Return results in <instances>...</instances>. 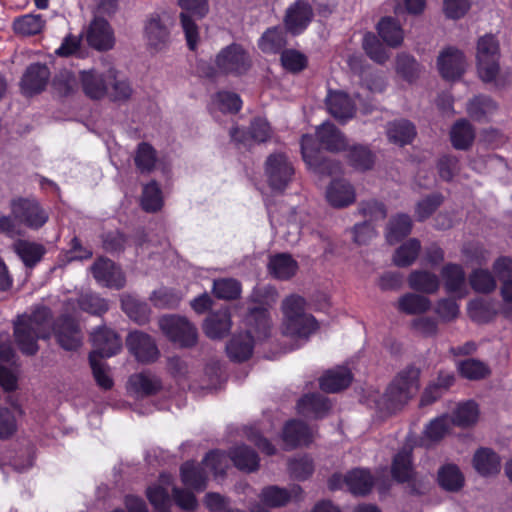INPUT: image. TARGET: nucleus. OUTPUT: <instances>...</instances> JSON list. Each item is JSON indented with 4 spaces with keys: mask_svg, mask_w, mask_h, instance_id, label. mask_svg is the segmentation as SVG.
Returning <instances> with one entry per match:
<instances>
[{
    "mask_svg": "<svg viewBox=\"0 0 512 512\" xmlns=\"http://www.w3.org/2000/svg\"><path fill=\"white\" fill-rule=\"evenodd\" d=\"M52 331L65 350H77L82 344V333L76 321L62 316L52 323L51 310L44 306L36 307L31 314L18 316L14 322L15 341L26 355L36 354L39 350L38 340L49 338Z\"/></svg>",
    "mask_w": 512,
    "mask_h": 512,
    "instance_id": "1",
    "label": "nucleus"
},
{
    "mask_svg": "<svg viewBox=\"0 0 512 512\" xmlns=\"http://www.w3.org/2000/svg\"><path fill=\"white\" fill-rule=\"evenodd\" d=\"M9 207L11 215L0 216V232L12 238L21 234L19 225L38 230L49 219L48 212L35 198H13Z\"/></svg>",
    "mask_w": 512,
    "mask_h": 512,
    "instance_id": "2",
    "label": "nucleus"
},
{
    "mask_svg": "<svg viewBox=\"0 0 512 512\" xmlns=\"http://www.w3.org/2000/svg\"><path fill=\"white\" fill-rule=\"evenodd\" d=\"M282 333L300 342H305L319 329L316 318L307 313L306 301L302 296L292 294L281 305Z\"/></svg>",
    "mask_w": 512,
    "mask_h": 512,
    "instance_id": "3",
    "label": "nucleus"
},
{
    "mask_svg": "<svg viewBox=\"0 0 512 512\" xmlns=\"http://www.w3.org/2000/svg\"><path fill=\"white\" fill-rule=\"evenodd\" d=\"M248 331L245 334L234 336L226 350L235 361H245L253 351V338L264 339L270 335L271 318L264 308L252 309L246 317Z\"/></svg>",
    "mask_w": 512,
    "mask_h": 512,
    "instance_id": "4",
    "label": "nucleus"
},
{
    "mask_svg": "<svg viewBox=\"0 0 512 512\" xmlns=\"http://www.w3.org/2000/svg\"><path fill=\"white\" fill-rule=\"evenodd\" d=\"M420 370L409 366L398 373L380 399H373L375 407L386 413L399 410L419 390Z\"/></svg>",
    "mask_w": 512,
    "mask_h": 512,
    "instance_id": "5",
    "label": "nucleus"
},
{
    "mask_svg": "<svg viewBox=\"0 0 512 512\" xmlns=\"http://www.w3.org/2000/svg\"><path fill=\"white\" fill-rule=\"evenodd\" d=\"M158 325L167 339L181 348H191L197 344L198 330L184 316L164 315L158 320Z\"/></svg>",
    "mask_w": 512,
    "mask_h": 512,
    "instance_id": "6",
    "label": "nucleus"
},
{
    "mask_svg": "<svg viewBox=\"0 0 512 512\" xmlns=\"http://www.w3.org/2000/svg\"><path fill=\"white\" fill-rule=\"evenodd\" d=\"M500 47L494 35L479 38L476 47V65L479 77L485 82L496 79L500 70Z\"/></svg>",
    "mask_w": 512,
    "mask_h": 512,
    "instance_id": "7",
    "label": "nucleus"
},
{
    "mask_svg": "<svg viewBox=\"0 0 512 512\" xmlns=\"http://www.w3.org/2000/svg\"><path fill=\"white\" fill-rule=\"evenodd\" d=\"M174 19L166 11L151 14L144 25V38L149 49L162 51L171 41V28Z\"/></svg>",
    "mask_w": 512,
    "mask_h": 512,
    "instance_id": "8",
    "label": "nucleus"
},
{
    "mask_svg": "<svg viewBox=\"0 0 512 512\" xmlns=\"http://www.w3.org/2000/svg\"><path fill=\"white\" fill-rule=\"evenodd\" d=\"M221 463L219 452H209L203 461L204 467L186 462L181 466V479L185 486L201 491L206 487L207 475L205 469H209L216 476H222V469L218 467Z\"/></svg>",
    "mask_w": 512,
    "mask_h": 512,
    "instance_id": "9",
    "label": "nucleus"
},
{
    "mask_svg": "<svg viewBox=\"0 0 512 512\" xmlns=\"http://www.w3.org/2000/svg\"><path fill=\"white\" fill-rule=\"evenodd\" d=\"M179 6L186 12L180 14L181 25L185 33L189 49L195 50L198 43V27L191 15L198 18L204 17L209 10L207 0H178Z\"/></svg>",
    "mask_w": 512,
    "mask_h": 512,
    "instance_id": "10",
    "label": "nucleus"
},
{
    "mask_svg": "<svg viewBox=\"0 0 512 512\" xmlns=\"http://www.w3.org/2000/svg\"><path fill=\"white\" fill-rule=\"evenodd\" d=\"M373 485V479L369 471L363 469H355L342 476L334 474L328 481L330 490H339L347 488L355 495H364L370 491Z\"/></svg>",
    "mask_w": 512,
    "mask_h": 512,
    "instance_id": "11",
    "label": "nucleus"
},
{
    "mask_svg": "<svg viewBox=\"0 0 512 512\" xmlns=\"http://www.w3.org/2000/svg\"><path fill=\"white\" fill-rule=\"evenodd\" d=\"M126 345L136 360L144 364L153 363L160 356V351L154 339L141 331L129 333L126 339Z\"/></svg>",
    "mask_w": 512,
    "mask_h": 512,
    "instance_id": "12",
    "label": "nucleus"
},
{
    "mask_svg": "<svg viewBox=\"0 0 512 512\" xmlns=\"http://www.w3.org/2000/svg\"><path fill=\"white\" fill-rule=\"evenodd\" d=\"M90 270L94 279L105 287L122 289L125 286L126 280L123 272L108 258H98Z\"/></svg>",
    "mask_w": 512,
    "mask_h": 512,
    "instance_id": "13",
    "label": "nucleus"
},
{
    "mask_svg": "<svg viewBox=\"0 0 512 512\" xmlns=\"http://www.w3.org/2000/svg\"><path fill=\"white\" fill-rule=\"evenodd\" d=\"M266 174L272 189L283 190L291 179L293 167L284 154H273L267 159Z\"/></svg>",
    "mask_w": 512,
    "mask_h": 512,
    "instance_id": "14",
    "label": "nucleus"
},
{
    "mask_svg": "<svg viewBox=\"0 0 512 512\" xmlns=\"http://www.w3.org/2000/svg\"><path fill=\"white\" fill-rule=\"evenodd\" d=\"M88 44L99 50L106 51L113 48L115 43L114 33L107 20L95 17L86 31Z\"/></svg>",
    "mask_w": 512,
    "mask_h": 512,
    "instance_id": "15",
    "label": "nucleus"
},
{
    "mask_svg": "<svg viewBox=\"0 0 512 512\" xmlns=\"http://www.w3.org/2000/svg\"><path fill=\"white\" fill-rule=\"evenodd\" d=\"M94 350L90 355L95 358H108L116 355L122 347L119 336L111 329L101 327L91 334Z\"/></svg>",
    "mask_w": 512,
    "mask_h": 512,
    "instance_id": "16",
    "label": "nucleus"
},
{
    "mask_svg": "<svg viewBox=\"0 0 512 512\" xmlns=\"http://www.w3.org/2000/svg\"><path fill=\"white\" fill-rule=\"evenodd\" d=\"M313 17L311 6L304 1H297L291 5L284 18L285 27L293 35L302 33Z\"/></svg>",
    "mask_w": 512,
    "mask_h": 512,
    "instance_id": "17",
    "label": "nucleus"
},
{
    "mask_svg": "<svg viewBox=\"0 0 512 512\" xmlns=\"http://www.w3.org/2000/svg\"><path fill=\"white\" fill-rule=\"evenodd\" d=\"M438 69L445 79H456L460 77L466 68L464 54L454 48H447L438 57Z\"/></svg>",
    "mask_w": 512,
    "mask_h": 512,
    "instance_id": "18",
    "label": "nucleus"
},
{
    "mask_svg": "<svg viewBox=\"0 0 512 512\" xmlns=\"http://www.w3.org/2000/svg\"><path fill=\"white\" fill-rule=\"evenodd\" d=\"M50 78L49 68L45 64H31L24 73L21 86L24 94L32 95L41 92Z\"/></svg>",
    "mask_w": 512,
    "mask_h": 512,
    "instance_id": "19",
    "label": "nucleus"
},
{
    "mask_svg": "<svg viewBox=\"0 0 512 512\" xmlns=\"http://www.w3.org/2000/svg\"><path fill=\"white\" fill-rule=\"evenodd\" d=\"M161 388L162 383L159 377L149 371L135 373L128 380V390L137 397L155 395Z\"/></svg>",
    "mask_w": 512,
    "mask_h": 512,
    "instance_id": "20",
    "label": "nucleus"
},
{
    "mask_svg": "<svg viewBox=\"0 0 512 512\" xmlns=\"http://www.w3.org/2000/svg\"><path fill=\"white\" fill-rule=\"evenodd\" d=\"M326 199L335 208L349 206L356 199L355 189L345 180H334L327 187Z\"/></svg>",
    "mask_w": 512,
    "mask_h": 512,
    "instance_id": "21",
    "label": "nucleus"
},
{
    "mask_svg": "<svg viewBox=\"0 0 512 512\" xmlns=\"http://www.w3.org/2000/svg\"><path fill=\"white\" fill-rule=\"evenodd\" d=\"M328 112L340 121H347L354 116L355 104L342 91H329L326 97Z\"/></svg>",
    "mask_w": 512,
    "mask_h": 512,
    "instance_id": "22",
    "label": "nucleus"
},
{
    "mask_svg": "<svg viewBox=\"0 0 512 512\" xmlns=\"http://www.w3.org/2000/svg\"><path fill=\"white\" fill-rule=\"evenodd\" d=\"M84 93L91 99H101L108 93L107 71L100 73L94 69L81 72Z\"/></svg>",
    "mask_w": 512,
    "mask_h": 512,
    "instance_id": "23",
    "label": "nucleus"
},
{
    "mask_svg": "<svg viewBox=\"0 0 512 512\" xmlns=\"http://www.w3.org/2000/svg\"><path fill=\"white\" fill-rule=\"evenodd\" d=\"M312 439L313 432L301 421H289L283 429L282 440L287 449L307 445Z\"/></svg>",
    "mask_w": 512,
    "mask_h": 512,
    "instance_id": "24",
    "label": "nucleus"
},
{
    "mask_svg": "<svg viewBox=\"0 0 512 512\" xmlns=\"http://www.w3.org/2000/svg\"><path fill=\"white\" fill-rule=\"evenodd\" d=\"M441 275L448 293H455L458 298L466 295L465 272L460 265L446 264L442 268Z\"/></svg>",
    "mask_w": 512,
    "mask_h": 512,
    "instance_id": "25",
    "label": "nucleus"
},
{
    "mask_svg": "<svg viewBox=\"0 0 512 512\" xmlns=\"http://www.w3.org/2000/svg\"><path fill=\"white\" fill-rule=\"evenodd\" d=\"M472 462L474 469L482 476L495 475L501 468L499 456L489 448L478 449Z\"/></svg>",
    "mask_w": 512,
    "mask_h": 512,
    "instance_id": "26",
    "label": "nucleus"
},
{
    "mask_svg": "<svg viewBox=\"0 0 512 512\" xmlns=\"http://www.w3.org/2000/svg\"><path fill=\"white\" fill-rule=\"evenodd\" d=\"M351 380L350 371L345 367H338L327 371L320 378V387L325 392L334 393L348 387Z\"/></svg>",
    "mask_w": 512,
    "mask_h": 512,
    "instance_id": "27",
    "label": "nucleus"
},
{
    "mask_svg": "<svg viewBox=\"0 0 512 512\" xmlns=\"http://www.w3.org/2000/svg\"><path fill=\"white\" fill-rule=\"evenodd\" d=\"M316 136L321 146L330 151L343 150L347 145L345 137L329 122L317 129Z\"/></svg>",
    "mask_w": 512,
    "mask_h": 512,
    "instance_id": "28",
    "label": "nucleus"
},
{
    "mask_svg": "<svg viewBox=\"0 0 512 512\" xmlns=\"http://www.w3.org/2000/svg\"><path fill=\"white\" fill-rule=\"evenodd\" d=\"M409 287L413 290L434 294L440 286L439 278L436 274L426 270H415L408 277Z\"/></svg>",
    "mask_w": 512,
    "mask_h": 512,
    "instance_id": "29",
    "label": "nucleus"
},
{
    "mask_svg": "<svg viewBox=\"0 0 512 512\" xmlns=\"http://www.w3.org/2000/svg\"><path fill=\"white\" fill-rule=\"evenodd\" d=\"M388 140L399 146L411 143L416 135L414 125L407 120H397L388 124L386 129Z\"/></svg>",
    "mask_w": 512,
    "mask_h": 512,
    "instance_id": "30",
    "label": "nucleus"
},
{
    "mask_svg": "<svg viewBox=\"0 0 512 512\" xmlns=\"http://www.w3.org/2000/svg\"><path fill=\"white\" fill-rule=\"evenodd\" d=\"M327 398L319 394L305 395L298 402V411L307 417L321 418L329 410Z\"/></svg>",
    "mask_w": 512,
    "mask_h": 512,
    "instance_id": "31",
    "label": "nucleus"
},
{
    "mask_svg": "<svg viewBox=\"0 0 512 512\" xmlns=\"http://www.w3.org/2000/svg\"><path fill=\"white\" fill-rule=\"evenodd\" d=\"M268 269L275 278L286 280L295 275L298 265L290 255L282 253L271 256Z\"/></svg>",
    "mask_w": 512,
    "mask_h": 512,
    "instance_id": "32",
    "label": "nucleus"
},
{
    "mask_svg": "<svg viewBox=\"0 0 512 512\" xmlns=\"http://www.w3.org/2000/svg\"><path fill=\"white\" fill-rule=\"evenodd\" d=\"M13 247L14 251L28 268L34 267L45 254L43 245L26 240H18Z\"/></svg>",
    "mask_w": 512,
    "mask_h": 512,
    "instance_id": "33",
    "label": "nucleus"
},
{
    "mask_svg": "<svg viewBox=\"0 0 512 512\" xmlns=\"http://www.w3.org/2000/svg\"><path fill=\"white\" fill-rule=\"evenodd\" d=\"M44 26L45 20L40 14H26L13 21L14 32L23 37L39 34Z\"/></svg>",
    "mask_w": 512,
    "mask_h": 512,
    "instance_id": "34",
    "label": "nucleus"
},
{
    "mask_svg": "<svg viewBox=\"0 0 512 512\" xmlns=\"http://www.w3.org/2000/svg\"><path fill=\"white\" fill-rule=\"evenodd\" d=\"M377 30L383 41L390 47H397L403 41V30L391 17L383 18L378 23Z\"/></svg>",
    "mask_w": 512,
    "mask_h": 512,
    "instance_id": "35",
    "label": "nucleus"
},
{
    "mask_svg": "<svg viewBox=\"0 0 512 512\" xmlns=\"http://www.w3.org/2000/svg\"><path fill=\"white\" fill-rule=\"evenodd\" d=\"M438 482L448 491H457L464 484V476L455 464H446L438 471Z\"/></svg>",
    "mask_w": 512,
    "mask_h": 512,
    "instance_id": "36",
    "label": "nucleus"
},
{
    "mask_svg": "<svg viewBox=\"0 0 512 512\" xmlns=\"http://www.w3.org/2000/svg\"><path fill=\"white\" fill-rule=\"evenodd\" d=\"M122 309L130 319L140 325L149 321L151 311L148 304L134 297L127 296L123 298Z\"/></svg>",
    "mask_w": 512,
    "mask_h": 512,
    "instance_id": "37",
    "label": "nucleus"
},
{
    "mask_svg": "<svg viewBox=\"0 0 512 512\" xmlns=\"http://www.w3.org/2000/svg\"><path fill=\"white\" fill-rule=\"evenodd\" d=\"M431 301L423 296L414 293H407L399 298L397 308L406 314H420L428 311Z\"/></svg>",
    "mask_w": 512,
    "mask_h": 512,
    "instance_id": "38",
    "label": "nucleus"
},
{
    "mask_svg": "<svg viewBox=\"0 0 512 512\" xmlns=\"http://www.w3.org/2000/svg\"><path fill=\"white\" fill-rule=\"evenodd\" d=\"M452 145L458 150H465L472 144L475 134L472 126L466 120L456 122L450 132Z\"/></svg>",
    "mask_w": 512,
    "mask_h": 512,
    "instance_id": "39",
    "label": "nucleus"
},
{
    "mask_svg": "<svg viewBox=\"0 0 512 512\" xmlns=\"http://www.w3.org/2000/svg\"><path fill=\"white\" fill-rule=\"evenodd\" d=\"M421 243L415 238L404 242L394 253L393 262L399 267H408L417 259Z\"/></svg>",
    "mask_w": 512,
    "mask_h": 512,
    "instance_id": "40",
    "label": "nucleus"
},
{
    "mask_svg": "<svg viewBox=\"0 0 512 512\" xmlns=\"http://www.w3.org/2000/svg\"><path fill=\"white\" fill-rule=\"evenodd\" d=\"M479 418V407L474 401H466L458 404L453 413V424L467 427L477 422Z\"/></svg>",
    "mask_w": 512,
    "mask_h": 512,
    "instance_id": "41",
    "label": "nucleus"
},
{
    "mask_svg": "<svg viewBox=\"0 0 512 512\" xmlns=\"http://www.w3.org/2000/svg\"><path fill=\"white\" fill-rule=\"evenodd\" d=\"M412 229V220L406 214H399L391 219L387 232V241L391 244L398 242L407 236Z\"/></svg>",
    "mask_w": 512,
    "mask_h": 512,
    "instance_id": "42",
    "label": "nucleus"
},
{
    "mask_svg": "<svg viewBox=\"0 0 512 512\" xmlns=\"http://www.w3.org/2000/svg\"><path fill=\"white\" fill-rule=\"evenodd\" d=\"M497 109L496 104L486 96L475 97L468 104V114L477 121L488 119Z\"/></svg>",
    "mask_w": 512,
    "mask_h": 512,
    "instance_id": "43",
    "label": "nucleus"
},
{
    "mask_svg": "<svg viewBox=\"0 0 512 512\" xmlns=\"http://www.w3.org/2000/svg\"><path fill=\"white\" fill-rule=\"evenodd\" d=\"M230 457L235 466L241 470L254 471L258 468V455L247 446L236 447L231 451Z\"/></svg>",
    "mask_w": 512,
    "mask_h": 512,
    "instance_id": "44",
    "label": "nucleus"
},
{
    "mask_svg": "<svg viewBox=\"0 0 512 512\" xmlns=\"http://www.w3.org/2000/svg\"><path fill=\"white\" fill-rule=\"evenodd\" d=\"M163 204L162 192L155 181H151L143 187L141 206L146 212H156Z\"/></svg>",
    "mask_w": 512,
    "mask_h": 512,
    "instance_id": "45",
    "label": "nucleus"
},
{
    "mask_svg": "<svg viewBox=\"0 0 512 512\" xmlns=\"http://www.w3.org/2000/svg\"><path fill=\"white\" fill-rule=\"evenodd\" d=\"M286 44L285 34L280 27L268 29L259 41L260 49L265 53H276Z\"/></svg>",
    "mask_w": 512,
    "mask_h": 512,
    "instance_id": "46",
    "label": "nucleus"
},
{
    "mask_svg": "<svg viewBox=\"0 0 512 512\" xmlns=\"http://www.w3.org/2000/svg\"><path fill=\"white\" fill-rule=\"evenodd\" d=\"M248 67V56L239 45H232L226 49V72L242 73Z\"/></svg>",
    "mask_w": 512,
    "mask_h": 512,
    "instance_id": "47",
    "label": "nucleus"
},
{
    "mask_svg": "<svg viewBox=\"0 0 512 512\" xmlns=\"http://www.w3.org/2000/svg\"><path fill=\"white\" fill-rule=\"evenodd\" d=\"M497 308L482 299L471 301L468 305V314L470 318L479 323L490 321L496 314Z\"/></svg>",
    "mask_w": 512,
    "mask_h": 512,
    "instance_id": "48",
    "label": "nucleus"
},
{
    "mask_svg": "<svg viewBox=\"0 0 512 512\" xmlns=\"http://www.w3.org/2000/svg\"><path fill=\"white\" fill-rule=\"evenodd\" d=\"M107 78L109 79V85H111V91L109 97L113 101H125L132 95V88L126 80L117 79V72L115 69L110 68L107 70Z\"/></svg>",
    "mask_w": 512,
    "mask_h": 512,
    "instance_id": "49",
    "label": "nucleus"
},
{
    "mask_svg": "<svg viewBox=\"0 0 512 512\" xmlns=\"http://www.w3.org/2000/svg\"><path fill=\"white\" fill-rule=\"evenodd\" d=\"M203 329L207 337L211 339H222L224 336V313L222 306L209 313L204 321Z\"/></svg>",
    "mask_w": 512,
    "mask_h": 512,
    "instance_id": "50",
    "label": "nucleus"
},
{
    "mask_svg": "<svg viewBox=\"0 0 512 512\" xmlns=\"http://www.w3.org/2000/svg\"><path fill=\"white\" fill-rule=\"evenodd\" d=\"M134 160L136 167L142 173L151 172L156 163V151L148 143L142 142L138 145Z\"/></svg>",
    "mask_w": 512,
    "mask_h": 512,
    "instance_id": "51",
    "label": "nucleus"
},
{
    "mask_svg": "<svg viewBox=\"0 0 512 512\" xmlns=\"http://www.w3.org/2000/svg\"><path fill=\"white\" fill-rule=\"evenodd\" d=\"M260 498L268 507H280L290 501L291 493L285 488L269 486L262 490Z\"/></svg>",
    "mask_w": 512,
    "mask_h": 512,
    "instance_id": "52",
    "label": "nucleus"
},
{
    "mask_svg": "<svg viewBox=\"0 0 512 512\" xmlns=\"http://www.w3.org/2000/svg\"><path fill=\"white\" fill-rule=\"evenodd\" d=\"M393 477L400 482L407 481L412 475L410 452L406 449L400 451L394 458L392 465Z\"/></svg>",
    "mask_w": 512,
    "mask_h": 512,
    "instance_id": "53",
    "label": "nucleus"
},
{
    "mask_svg": "<svg viewBox=\"0 0 512 512\" xmlns=\"http://www.w3.org/2000/svg\"><path fill=\"white\" fill-rule=\"evenodd\" d=\"M301 150L303 159L310 168H314L319 172H322L326 169L325 163L318 164V149L315 146L313 136L304 135L302 137Z\"/></svg>",
    "mask_w": 512,
    "mask_h": 512,
    "instance_id": "54",
    "label": "nucleus"
},
{
    "mask_svg": "<svg viewBox=\"0 0 512 512\" xmlns=\"http://www.w3.org/2000/svg\"><path fill=\"white\" fill-rule=\"evenodd\" d=\"M470 284L477 292L488 293L496 288V280L493 275L484 269H477L470 275Z\"/></svg>",
    "mask_w": 512,
    "mask_h": 512,
    "instance_id": "55",
    "label": "nucleus"
},
{
    "mask_svg": "<svg viewBox=\"0 0 512 512\" xmlns=\"http://www.w3.org/2000/svg\"><path fill=\"white\" fill-rule=\"evenodd\" d=\"M460 374L470 380H478L489 374L488 367L476 359H467L458 365Z\"/></svg>",
    "mask_w": 512,
    "mask_h": 512,
    "instance_id": "56",
    "label": "nucleus"
},
{
    "mask_svg": "<svg viewBox=\"0 0 512 512\" xmlns=\"http://www.w3.org/2000/svg\"><path fill=\"white\" fill-rule=\"evenodd\" d=\"M81 310L93 315H102L108 311V303L105 299L95 294H83L78 299Z\"/></svg>",
    "mask_w": 512,
    "mask_h": 512,
    "instance_id": "57",
    "label": "nucleus"
},
{
    "mask_svg": "<svg viewBox=\"0 0 512 512\" xmlns=\"http://www.w3.org/2000/svg\"><path fill=\"white\" fill-rule=\"evenodd\" d=\"M451 427V420L447 415L432 420L426 427L424 436L427 440L435 442L443 438Z\"/></svg>",
    "mask_w": 512,
    "mask_h": 512,
    "instance_id": "58",
    "label": "nucleus"
},
{
    "mask_svg": "<svg viewBox=\"0 0 512 512\" xmlns=\"http://www.w3.org/2000/svg\"><path fill=\"white\" fill-rule=\"evenodd\" d=\"M349 160L351 165L357 170L370 169L374 163L372 153L363 146H355L350 149Z\"/></svg>",
    "mask_w": 512,
    "mask_h": 512,
    "instance_id": "59",
    "label": "nucleus"
},
{
    "mask_svg": "<svg viewBox=\"0 0 512 512\" xmlns=\"http://www.w3.org/2000/svg\"><path fill=\"white\" fill-rule=\"evenodd\" d=\"M363 48L369 57L378 63H383L388 58L386 50L383 48L377 37L372 33L364 35Z\"/></svg>",
    "mask_w": 512,
    "mask_h": 512,
    "instance_id": "60",
    "label": "nucleus"
},
{
    "mask_svg": "<svg viewBox=\"0 0 512 512\" xmlns=\"http://www.w3.org/2000/svg\"><path fill=\"white\" fill-rule=\"evenodd\" d=\"M89 361L97 384L105 390L111 389L113 386V380L108 373V366L95 358V355H90Z\"/></svg>",
    "mask_w": 512,
    "mask_h": 512,
    "instance_id": "61",
    "label": "nucleus"
},
{
    "mask_svg": "<svg viewBox=\"0 0 512 512\" xmlns=\"http://www.w3.org/2000/svg\"><path fill=\"white\" fill-rule=\"evenodd\" d=\"M53 86L60 95L67 96L76 89L77 79L71 72L61 71L55 76Z\"/></svg>",
    "mask_w": 512,
    "mask_h": 512,
    "instance_id": "62",
    "label": "nucleus"
},
{
    "mask_svg": "<svg viewBox=\"0 0 512 512\" xmlns=\"http://www.w3.org/2000/svg\"><path fill=\"white\" fill-rule=\"evenodd\" d=\"M281 62L285 69L291 72H298L306 67L307 59L299 51L285 50L281 55Z\"/></svg>",
    "mask_w": 512,
    "mask_h": 512,
    "instance_id": "63",
    "label": "nucleus"
},
{
    "mask_svg": "<svg viewBox=\"0 0 512 512\" xmlns=\"http://www.w3.org/2000/svg\"><path fill=\"white\" fill-rule=\"evenodd\" d=\"M150 299L158 308H174L180 302L177 294L166 288L154 291Z\"/></svg>",
    "mask_w": 512,
    "mask_h": 512,
    "instance_id": "64",
    "label": "nucleus"
}]
</instances>
